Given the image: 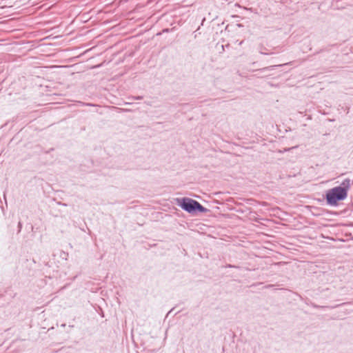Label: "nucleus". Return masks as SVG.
Listing matches in <instances>:
<instances>
[{"instance_id":"nucleus-1","label":"nucleus","mask_w":353,"mask_h":353,"mask_svg":"<svg viewBox=\"0 0 353 353\" xmlns=\"http://www.w3.org/2000/svg\"><path fill=\"white\" fill-rule=\"evenodd\" d=\"M350 188V179H344L340 185L328 190L325 194L327 203L331 206L337 205L339 201H343L347 196V192Z\"/></svg>"},{"instance_id":"nucleus-2","label":"nucleus","mask_w":353,"mask_h":353,"mask_svg":"<svg viewBox=\"0 0 353 353\" xmlns=\"http://www.w3.org/2000/svg\"><path fill=\"white\" fill-rule=\"evenodd\" d=\"M176 204L183 210L190 213L195 214L196 212L205 213L208 211L199 202L188 197L177 198Z\"/></svg>"},{"instance_id":"nucleus-3","label":"nucleus","mask_w":353,"mask_h":353,"mask_svg":"<svg viewBox=\"0 0 353 353\" xmlns=\"http://www.w3.org/2000/svg\"><path fill=\"white\" fill-rule=\"evenodd\" d=\"M290 64H291V62L286 63H284V64H279V65H270V66H268V67H264V68H263L261 69L257 70L256 71H258V72H259L261 73H263L264 72H270V71L274 70L276 68L282 67L283 65H290Z\"/></svg>"},{"instance_id":"nucleus-4","label":"nucleus","mask_w":353,"mask_h":353,"mask_svg":"<svg viewBox=\"0 0 353 353\" xmlns=\"http://www.w3.org/2000/svg\"><path fill=\"white\" fill-rule=\"evenodd\" d=\"M258 50L259 52L261 54L269 55L274 54L273 52L269 51L265 47H264L262 45L259 46Z\"/></svg>"},{"instance_id":"nucleus-5","label":"nucleus","mask_w":353,"mask_h":353,"mask_svg":"<svg viewBox=\"0 0 353 353\" xmlns=\"http://www.w3.org/2000/svg\"><path fill=\"white\" fill-rule=\"evenodd\" d=\"M132 98L135 100H141L143 99V97L142 96H136V97H133Z\"/></svg>"},{"instance_id":"nucleus-6","label":"nucleus","mask_w":353,"mask_h":353,"mask_svg":"<svg viewBox=\"0 0 353 353\" xmlns=\"http://www.w3.org/2000/svg\"><path fill=\"white\" fill-rule=\"evenodd\" d=\"M18 228H19V232L22 228V223L21 222H19V223H18Z\"/></svg>"},{"instance_id":"nucleus-7","label":"nucleus","mask_w":353,"mask_h":353,"mask_svg":"<svg viewBox=\"0 0 353 353\" xmlns=\"http://www.w3.org/2000/svg\"><path fill=\"white\" fill-rule=\"evenodd\" d=\"M61 257L63 259H66L67 256L63 255V256H61Z\"/></svg>"},{"instance_id":"nucleus-8","label":"nucleus","mask_w":353,"mask_h":353,"mask_svg":"<svg viewBox=\"0 0 353 353\" xmlns=\"http://www.w3.org/2000/svg\"><path fill=\"white\" fill-rule=\"evenodd\" d=\"M229 268H233L234 266L233 265H228Z\"/></svg>"}]
</instances>
